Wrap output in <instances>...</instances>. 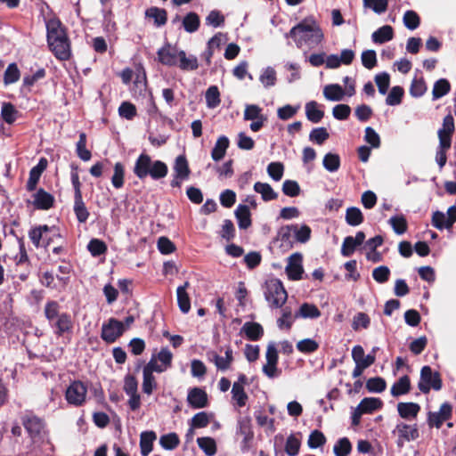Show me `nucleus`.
<instances>
[{
    "instance_id": "412c9836",
    "label": "nucleus",
    "mask_w": 456,
    "mask_h": 456,
    "mask_svg": "<svg viewBox=\"0 0 456 456\" xmlns=\"http://www.w3.org/2000/svg\"><path fill=\"white\" fill-rule=\"evenodd\" d=\"M454 131V120L452 115H447L444 117L443 121V127L438 130V137L439 142L441 140L448 141V142L452 143V135Z\"/></svg>"
},
{
    "instance_id": "c85d7f7f",
    "label": "nucleus",
    "mask_w": 456,
    "mask_h": 456,
    "mask_svg": "<svg viewBox=\"0 0 456 456\" xmlns=\"http://www.w3.org/2000/svg\"><path fill=\"white\" fill-rule=\"evenodd\" d=\"M305 115L313 123H319L324 116V112L319 109V104L311 101L305 104Z\"/></svg>"
},
{
    "instance_id": "72a5a7b5",
    "label": "nucleus",
    "mask_w": 456,
    "mask_h": 456,
    "mask_svg": "<svg viewBox=\"0 0 456 456\" xmlns=\"http://www.w3.org/2000/svg\"><path fill=\"white\" fill-rule=\"evenodd\" d=\"M451 142L448 141L441 140L436 152V162L439 166L440 170L445 166L447 161L446 152L451 148Z\"/></svg>"
},
{
    "instance_id": "4be33fe9",
    "label": "nucleus",
    "mask_w": 456,
    "mask_h": 456,
    "mask_svg": "<svg viewBox=\"0 0 456 456\" xmlns=\"http://www.w3.org/2000/svg\"><path fill=\"white\" fill-rule=\"evenodd\" d=\"M394 29L389 25H384L371 35L372 41L376 44H383L393 39Z\"/></svg>"
},
{
    "instance_id": "680f3d73",
    "label": "nucleus",
    "mask_w": 456,
    "mask_h": 456,
    "mask_svg": "<svg viewBox=\"0 0 456 456\" xmlns=\"http://www.w3.org/2000/svg\"><path fill=\"white\" fill-rule=\"evenodd\" d=\"M387 384L384 379L376 377L367 380L366 387L370 392L381 393L386 389Z\"/></svg>"
},
{
    "instance_id": "774afa93",
    "label": "nucleus",
    "mask_w": 456,
    "mask_h": 456,
    "mask_svg": "<svg viewBox=\"0 0 456 456\" xmlns=\"http://www.w3.org/2000/svg\"><path fill=\"white\" fill-rule=\"evenodd\" d=\"M361 60L362 65L368 69H373L377 64V55L374 50H366L362 53Z\"/></svg>"
},
{
    "instance_id": "f03ea898",
    "label": "nucleus",
    "mask_w": 456,
    "mask_h": 456,
    "mask_svg": "<svg viewBox=\"0 0 456 456\" xmlns=\"http://www.w3.org/2000/svg\"><path fill=\"white\" fill-rule=\"evenodd\" d=\"M168 172L166 163L160 160L153 161L151 158L142 153L136 159L134 173L139 179H144L150 175L154 180L164 178Z\"/></svg>"
},
{
    "instance_id": "6e6d98bb",
    "label": "nucleus",
    "mask_w": 456,
    "mask_h": 456,
    "mask_svg": "<svg viewBox=\"0 0 456 456\" xmlns=\"http://www.w3.org/2000/svg\"><path fill=\"white\" fill-rule=\"evenodd\" d=\"M388 223L392 226L394 232L397 234H403L407 230V221L403 216H392Z\"/></svg>"
},
{
    "instance_id": "f257e3e1",
    "label": "nucleus",
    "mask_w": 456,
    "mask_h": 456,
    "mask_svg": "<svg viewBox=\"0 0 456 456\" xmlns=\"http://www.w3.org/2000/svg\"><path fill=\"white\" fill-rule=\"evenodd\" d=\"M286 37H292L298 48L304 45L314 48L322 42L324 35L314 20H305L294 26Z\"/></svg>"
},
{
    "instance_id": "864d4df0",
    "label": "nucleus",
    "mask_w": 456,
    "mask_h": 456,
    "mask_svg": "<svg viewBox=\"0 0 456 456\" xmlns=\"http://www.w3.org/2000/svg\"><path fill=\"white\" fill-rule=\"evenodd\" d=\"M18 111L14 106L9 102H4L1 110V116L3 119L8 123L12 124L17 118Z\"/></svg>"
},
{
    "instance_id": "1a4fd4ad",
    "label": "nucleus",
    "mask_w": 456,
    "mask_h": 456,
    "mask_svg": "<svg viewBox=\"0 0 456 456\" xmlns=\"http://www.w3.org/2000/svg\"><path fill=\"white\" fill-rule=\"evenodd\" d=\"M125 330L126 328L122 322L110 318L107 323L102 325V338L108 343H113Z\"/></svg>"
},
{
    "instance_id": "a211bd4d",
    "label": "nucleus",
    "mask_w": 456,
    "mask_h": 456,
    "mask_svg": "<svg viewBox=\"0 0 456 456\" xmlns=\"http://www.w3.org/2000/svg\"><path fill=\"white\" fill-rule=\"evenodd\" d=\"M33 197V204L38 209H49L54 201L53 197L43 189H39Z\"/></svg>"
},
{
    "instance_id": "69168bd1",
    "label": "nucleus",
    "mask_w": 456,
    "mask_h": 456,
    "mask_svg": "<svg viewBox=\"0 0 456 456\" xmlns=\"http://www.w3.org/2000/svg\"><path fill=\"white\" fill-rule=\"evenodd\" d=\"M209 422V415L205 411H201L192 417L191 419V426H192V428H202L207 427Z\"/></svg>"
},
{
    "instance_id": "bb28decb",
    "label": "nucleus",
    "mask_w": 456,
    "mask_h": 456,
    "mask_svg": "<svg viewBox=\"0 0 456 456\" xmlns=\"http://www.w3.org/2000/svg\"><path fill=\"white\" fill-rule=\"evenodd\" d=\"M173 169L175 175L179 176V178L188 179L190 176L191 170L188 165V161L183 155H179L176 157Z\"/></svg>"
},
{
    "instance_id": "7ed1b4c3",
    "label": "nucleus",
    "mask_w": 456,
    "mask_h": 456,
    "mask_svg": "<svg viewBox=\"0 0 456 456\" xmlns=\"http://www.w3.org/2000/svg\"><path fill=\"white\" fill-rule=\"evenodd\" d=\"M264 294L266 301L274 307H281L288 297L282 282L276 278H271L265 281Z\"/></svg>"
},
{
    "instance_id": "f8f14e48",
    "label": "nucleus",
    "mask_w": 456,
    "mask_h": 456,
    "mask_svg": "<svg viewBox=\"0 0 456 456\" xmlns=\"http://www.w3.org/2000/svg\"><path fill=\"white\" fill-rule=\"evenodd\" d=\"M291 231L294 232L297 240L302 243L308 241L311 237V228L306 224H303L300 227L297 225H287L281 229L280 235L288 237Z\"/></svg>"
},
{
    "instance_id": "393cba45",
    "label": "nucleus",
    "mask_w": 456,
    "mask_h": 456,
    "mask_svg": "<svg viewBox=\"0 0 456 456\" xmlns=\"http://www.w3.org/2000/svg\"><path fill=\"white\" fill-rule=\"evenodd\" d=\"M53 232V228L47 225H39L28 232V237L36 248L42 246V240H45V233Z\"/></svg>"
},
{
    "instance_id": "9d476101",
    "label": "nucleus",
    "mask_w": 456,
    "mask_h": 456,
    "mask_svg": "<svg viewBox=\"0 0 456 456\" xmlns=\"http://www.w3.org/2000/svg\"><path fill=\"white\" fill-rule=\"evenodd\" d=\"M302 261L303 256L300 253H294L288 258V264L285 270L289 279L293 281L302 279V273L304 272Z\"/></svg>"
},
{
    "instance_id": "de8ad7c7",
    "label": "nucleus",
    "mask_w": 456,
    "mask_h": 456,
    "mask_svg": "<svg viewBox=\"0 0 456 456\" xmlns=\"http://www.w3.org/2000/svg\"><path fill=\"white\" fill-rule=\"evenodd\" d=\"M262 108L256 104H247L245 106V110L243 114V118L245 120H256L262 119L265 116L262 113Z\"/></svg>"
},
{
    "instance_id": "3c124183",
    "label": "nucleus",
    "mask_w": 456,
    "mask_h": 456,
    "mask_svg": "<svg viewBox=\"0 0 456 456\" xmlns=\"http://www.w3.org/2000/svg\"><path fill=\"white\" fill-rule=\"evenodd\" d=\"M351 443L346 437L340 438L333 448L336 456H347L351 452Z\"/></svg>"
},
{
    "instance_id": "bf43d9fd",
    "label": "nucleus",
    "mask_w": 456,
    "mask_h": 456,
    "mask_svg": "<svg viewBox=\"0 0 456 456\" xmlns=\"http://www.w3.org/2000/svg\"><path fill=\"white\" fill-rule=\"evenodd\" d=\"M238 432L243 436L244 442L251 440L253 433L250 428V419L248 418L241 419L238 421Z\"/></svg>"
},
{
    "instance_id": "6e6552de",
    "label": "nucleus",
    "mask_w": 456,
    "mask_h": 456,
    "mask_svg": "<svg viewBox=\"0 0 456 456\" xmlns=\"http://www.w3.org/2000/svg\"><path fill=\"white\" fill-rule=\"evenodd\" d=\"M266 363L263 366V372L269 379H274L281 375V370L277 368L278 353L273 343L267 346L265 353Z\"/></svg>"
},
{
    "instance_id": "f3484780",
    "label": "nucleus",
    "mask_w": 456,
    "mask_h": 456,
    "mask_svg": "<svg viewBox=\"0 0 456 456\" xmlns=\"http://www.w3.org/2000/svg\"><path fill=\"white\" fill-rule=\"evenodd\" d=\"M187 401L195 409L204 408L208 403V395L204 390L194 387L189 391Z\"/></svg>"
},
{
    "instance_id": "052dcab7",
    "label": "nucleus",
    "mask_w": 456,
    "mask_h": 456,
    "mask_svg": "<svg viewBox=\"0 0 456 456\" xmlns=\"http://www.w3.org/2000/svg\"><path fill=\"white\" fill-rule=\"evenodd\" d=\"M329 136L330 134L325 127H317L311 131L309 140L321 145L329 138Z\"/></svg>"
},
{
    "instance_id": "37998d69",
    "label": "nucleus",
    "mask_w": 456,
    "mask_h": 456,
    "mask_svg": "<svg viewBox=\"0 0 456 456\" xmlns=\"http://www.w3.org/2000/svg\"><path fill=\"white\" fill-rule=\"evenodd\" d=\"M322 165L329 172H336L340 167V158L338 154L327 153L323 158Z\"/></svg>"
},
{
    "instance_id": "cd10ccee",
    "label": "nucleus",
    "mask_w": 456,
    "mask_h": 456,
    "mask_svg": "<svg viewBox=\"0 0 456 456\" xmlns=\"http://www.w3.org/2000/svg\"><path fill=\"white\" fill-rule=\"evenodd\" d=\"M235 216L240 229H247L251 225L250 212L246 205H239L235 210Z\"/></svg>"
},
{
    "instance_id": "58836bf2",
    "label": "nucleus",
    "mask_w": 456,
    "mask_h": 456,
    "mask_svg": "<svg viewBox=\"0 0 456 456\" xmlns=\"http://www.w3.org/2000/svg\"><path fill=\"white\" fill-rule=\"evenodd\" d=\"M451 86L447 79L441 78L437 80L433 87L432 95L434 100H437L450 92Z\"/></svg>"
},
{
    "instance_id": "8fccbe9b",
    "label": "nucleus",
    "mask_w": 456,
    "mask_h": 456,
    "mask_svg": "<svg viewBox=\"0 0 456 456\" xmlns=\"http://www.w3.org/2000/svg\"><path fill=\"white\" fill-rule=\"evenodd\" d=\"M125 168L120 162L114 165V174L111 177V183L116 189H119L124 185Z\"/></svg>"
},
{
    "instance_id": "6ab92c4d",
    "label": "nucleus",
    "mask_w": 456,
    "mask_h": 456,
    "mask_svg": "<svg viewBox=\"0 0 456 456\" xmlns=\"http://www.w3.org/2000/svg\"><path fill=\"white\" fill-rule=\"evenodd\" d=\"M346 95L342 86L338 84H330L323 88V96L330 102H340Z\"/></svg>"
},
{
    "instance_id": "7c9ffc66",
    "label": "nucleus",
    "mask_w": 456,
    "mask_h": 456,
    "mask_svg": "<svg viewBox=\"0 0 456 456\" xmlns=\"http://www.w3.org/2000/svg\"><path fill=\"white\" fill-rule=\"evenodd\" d=\"M241 330L250 340H258L263 336V328L256 322H246Z\"/></svg>"
},
{
    "instance_id": "09e8293b",
    "label": "nucleus",
    "mask_w": 456,
    "mask_h": 456,
    "mask_svg": "<svg viewBox=\"0 0 456 456\" xmlns=\"http://www.w3.org/2000/svg\"><path fill=\"white\" fill-rule=\"evenodd\" d=\"M178 306L183 314L189 313L191 309V300L187 291L183 288H177L176 289Z\"/></svg>"
},
{
    "instance_id": "5fc2aeb1",
    "label": "nucleus",
    "mask_w": 456,
    "mask_h": 456,
    "mask_svg": "<svg viewBox=\"0 0 456 456\" xmlns=\"http://www.w3.org/2000/svg\"><path fill=\"white\" fill-rule=\"evenodd\" d=\"M20 73L15 63L8 65L4 75V82L5 85H10L17 82L20 78Z\"/></svg>"
},
{
    "instance_id": "49530a36",
    "label": "nucleus",
    "mask_w": 456,
    "mask_h": 456,
    "mask_svg": "<svg viewBox=\"0 0 456 456\" xmlns=\"http://www.w3.org/2000/svg\"><path fill=\"white\" fill-rule=\"evenodd\" d=\"M232 400L235 401L238 407H243L248 401V395L244 391V387L238 384H233L232 387Z\"/></svg>"
},
{
    "instance_id": "ddd939ff",
    "label": "nucleus",
    "mask_w": 456,
    "mask_h": 456,
    "mask_svg": "<svg viewBox=\"0 0 456 456\" xmlns=\"http://www.w3.org/2000/svg\"><path fill=\"white\" fill-rule=\"evenodd\" d=\"M47 42L67 38L66 31L58 19H51L46 22Z\"/></svg>"
},
{
    "instance_id": "423d86ee",
    "label": "nucleus",
    "mask_w": 456,
    "mask_h": 456,
    "mask_svg": "<svg viewBox=\"0 0 456 456\" xmlns=\"http://www.w3.org/2000/svg\"><path fill=\"white\" fill-rule=\"evenodd\" d=\"M87 387L81 381H73L66 388L65 399L69 404L79 407L86 403Z\"/></svg>"
},
{
    "instance_id": "a19ab883",
    "label": "nucleus",
    "mask_w": 456,
    "mask_h": 456,
    "mask_svg": "<svg viewBox=\"0 0 456 456\" xmlns=\"http://www.w3.org/2000/svg\"><path fill=\"white\" fill-rule=\"evenodd\" d=\"M320 315L321 312L314 305L305 303L300 306L299 312L295 315V318L302 317L315 319Z\"/></svg>"
},
{
    "instance_id": "13d9d810",
    "label": "nucleus",
    "mask_w": 456,
    "mask_h": 456,
    "mask_svg": "<svg viewBox=\"0 0 456 456\" xmlns=\"http://www.w3.org/2000/svg\"><path fill=\"white\" fill-rule=\"evenodd\" d=\"M426 91H427L426 83L422 77L414 78L412 80L411 87H410V94L412 97H415V98L420 97L425 94Z\"/></svg>"
},
{
    "instance_id": "a18cd8bd",
    "label": "nucleus",
    "mask_w": 456,
    "mask_h": 456,
    "mask_svg": "<svg viewBox=\"0 0 456 456\" xmlns=\"http://www.w3.org/2000/svg\"><path fill=\"white\" fill-rule=\"evenodd\" d=\"M205 97L209 109H214L220 104V93L216 86H212L207 90Z\"/></svg>"
},
{
    "instance_id": "5701e85b",
    "label": "nucleus",
    "mask_w": 456,
    "mask_h": 456,
    "mask_svg": "<svg viewBox=\"0 0 456 456\" xmlns=\"http://www.w3.org/2000/svg\"><path fill=\"white\" fill-rule=\"evenodd\" d=\"M157 436L153 431H145L140 436V447L142 456H147L152 451L153 442L156 440Z\"/></svg>"
},
{
    "instance_id": "c9c22d12",
    "label": "nucleus",
    "mask_w": 456,
    "mask_h": 456,
    "mask_svg": "<svg viewBox=\"0 0 456 456\" xmlns=\"http://www.w3.org/2000/svg\"><path fill=\"white\" fill-rule=\"evenodd\" d=\"M55 325L57 328L56 334L59 336H61L66 332H70L73 328L71 318L68 314H60Z\"/></svg>"
},
{
    "instance_id": "4468645a",
    "label": "nucleus",
    "mask_w": 456,
    "mask_h": 456,
    "mask_svg": "<svg viewBox=\"0 0 456 456\" xmlns=\"http://www.w3.org/2000/svg\"><path fill=\"white\" fill-rule=\"evenodd\" d=\"M47 42L67 38L66 31L58 19H51L46 22Z\"/></svg>"
},
{
    "instance_id": "603ef678",
    "label": "nucleus",
    "mask_w": 456,
    "mask_h": 456,
    "mask_svg": "<svg viewBox=\"0 0 456 456\" xmlns=\"http://www.w3.org/2000/svg\"><path fill=\"white\" fill-rule=\"evenodd\" d=\"M180 443L179 437L175 433L164 435L159 439L160 445L166 450H174Z\"/></svg>"
},
{
    "instance_id": "2eb2a0df",
    "label": "nucleus",
    "mask_w": 456,
    "mask_h": 456,
    "mask_svg": "<svg viewBox=\"0 0 456 456\" xmlns=\"http://www.w3.org/2000/svg\"><path fill=\"white\" fill-rule=\"evenodd\" d=\"M180 51L167 45L158 51L159 61L167 66H175L178 63Z\"/></svg>"
},
{
    "instance_id": "c03bdc74",
    "label": "nucleus",
    "mask_w": 456,
    "mask_h": 456,
    "mask_svg": "<svg viewBox=\"0 0 456 456\" xmlns=\"http://www.w3.org/2000/svg\"><path fill=\"white\" fill-rule=\"evenodd\" d=\"M404 91L401 86H393L387 94L386 103L389 106H396L402 102Z\"/></svg>"
},
{
    "instance_id": "4c0bfd02",
    "label": "nucleus",
    "mask_w": 456,
    "mask_h": 456,
    "mask_svg": "<svg viewBox=\"0 0 456 456\" xmlns=\"http://www.w3.org/2000/svg\"><path fill=\"white\" fill-rule=\"evenodd\" d=\"M74 212L79 223H85L87 220L89 212L83 201L82 196L75 197Z\"/></svg>"
},
{
    "instance_id": "20e7f679",
    "label": "nucleus",
    "mask_w": 456,
    "mask_h": 456,
    "mask_svg": "<svg viewBox=\"0 0 456 456\" xmlns=\"http://www.w3.org/2000/svg\"><path fill=\"white\" fill-rule=\"evenodd\" d=\"M22 425L33 443H37L45 439L46 431L45 423L40 418L33 414H27L22 418Z\"/></svg>"
},
{
    "instance_id": "e433bc0d",
    "label": "nucleus",
    "mask_w": 456,
    "mask_h": 456,
    "mask_svg": "<svg viewBox=\"0 0 456 456\" xmlns=\"http://www.w3.org/2000/svg\"><path fill=\"white\" fill-rule=\"evenodd\" d=\"M197 444L207 456H214L216 453V444L212 437H199Z\"/></svg>"
},
{
    "instance_id": "39448f33",
    "label": "nucleus",
    "mask_w": 456,
    "mask_h": 456,
    "mask_svg": "<svg viewBox=\"0 0 456 456\" xmlns=\"http://www.w3.org/2000/svg\"><path fill=\"white\" fill-rule=\"evenodd\" d=\"M382 407V401L379 398L365 397L352 412V424L358 426L363 414H370Z\"/></svg>"
},
{
    "instance_id": "0eeeda50",
    "label": "nucleus",
    "mask_w": 456,
    "mask_h": 456,
    "mask_svg": "<svg viewBox=\"0 0 456 456\" xmlns=\"http://www.w3.org/2000/svg\"><path fill=\"white\" fill-rule=\"evenodd\" d=\"M419 389L427 394L430 388L440 390L442 387V380L438 372H432L429 366H424L420 371V380L419 382Z\"/></svg>"
},
{
    "instance_id": "0e129e2a",
    "label": "nucleus",
    "mask_w": 456,
    "mask_h": 456,
    "mask_svg": "<svg viewBox=\"0 0 456 456\" xmlns=\"http://www.w3.org/2000/svg\"><path fill=\"white\" fill-rule=\"evenodd\" d=\"M300 441L295 436L290 435L286 441L285 452L289 456H296L299 452Z\"/></svg>"
},
{
    "instance_id": "338daca9",
    "label": "nucleus",
    "mask_w": 456,
    "mask_h": 456,
    "mask_svg": "<svg viewBox=\"0 0 456 456\" xmlns=\"http://www.w3.org/2000/svg\"><path fill=\"white\" fill-rule=\"evenodd\" d=\"M318 347L319 344L312 338L302 339L297 344V348L301 353H313L315 352Z\"/></svg>"
},
{
    "instance_id": "9b49d317",
    "label": "nucleus",
    "mask_w": 456,
    "mask_h": 456,
    "mask_svg": "<svg viewBox=\"0 0 456 456\" xmlns=\"http://www.w3.org/2000/svg\"><path fill=\"white\" fill-rule=\"evenodd\" d=\"M48 45L57 59L61 61H67L70 58V43L68 37L56 40L54 42H49Z\"/></svg>"
},
{
    "instance_id": "f704fd0d",
    "label": "nucleus",
    "mask_w": 456,
    "mask_h": 456,
    "mask_svg": "<svg viewBox=\"0 0 456 456\" xmlns=\"http://www.w3.org/2000/svg\"><path fill=\"white\" fill-rule=\"evenodd\" d=\"M200 24V17L195 12H189L183 19V27L188 33H193L198 30Z\"/></svg>"
},
{
    "instance_id": "b1692460",
    "label": "nucleus",
    "mask_w": 456,
    "mask_h": 456,
    "mask_svg": "<svg viewBox=\"0 0 456 456\" xmlns=\"http://www.w3.org/2000/svg\"><path fill=\"white\" fill-rule=\"evenodd\" d=\"M229 139L224 135H222L217 139L211 152V157L215 161H219L224 157L229 147Z\"/></svg>"
},
{
    "instance_id": "473e14b6",
    "label": "nucleus",
    "mask_w": 456,
    "mask_h": 456,
    "mask_svg": "<svg viewBox=\"0 0 456 456\" xmlns=\"http://www.w3.org/2000/svg\"><path fill=\"white\" fill-rule=\"evenodd\" d=\"M178 61L183 70H195L199 67L197 58L194 55L186 56L184 51H180Z\"/></svg>"
},
{
    "instance_id": "dca6fc26",
    "label": "nucleus",
    "mask_w": 456,
    "mask_h": 456,
    "mask_svg": "<svg viewBox=\"0 0 456 456\" xmlns=\"http://www.w3.org/2000/svg\"><path fill=\"white\" fill-rule=\"evenodd\" d=\"M395 430L399 434L397 444L401 447L403 445L404 441H411L419 437V431L416 426L400 423L396 426Z\"/></svg>"
},
{
    "instance_id": "c756f323",
    "label": "nucleus",
    "mask_w": 456,
    "mask_h": 456,
    "mask_svg": "<svg viewBox=\"0 0 456 456\" xmlns=\"http://www.w3.org/2000/svg\"><path fill=\"white\" fill-rule=\"evenodd\" d=\"M411 389L410 379L407 375L403 376L391 387V395L395 397L407 394Z\"/></svg>"
},
{
    "instance_id": "79ce46f5",
    "label": "nucleus",
    "mask_w": 456,
    "mask_h": 456,
    "mask_svg": "<svg viewBox=\"0 0 456 456\" xmlns=\"http://www.w3.org/2000/svg\"><path fill=\"white\" fill-rule=\"evenodd\" d=\"M259 80L265 88L273 86L277 80L276 71L272 67L264 69L260 74Z\"/></svg>"
},
{
    "instance_id": "a878e982",
    "label": "nucleus",
    "mask_w": 456,
    "mask_h": 456,
    "mask_svg": "<svg viewBox=\"0 0 456 456\" xmlns=\"http://www.w3.org/2000/svg\"><path fill=\"white\" fill-rule=\"evenodd\" d=\"M254 191L261 195L264 201H271L278 197V194L273 191L272 186L266 183H256L254 184Z\"/></svg>"
},
{
    "instance_id": "e2e57ef3",
    "label": "nucleus",
    "mask_w": 456,
    "mask_h": 456,
    "mask_svg": "<svg viewBox=\"0 0 456 456\" xmlns=\"http://www.w3.org/2000/svg\"><path fill=\"white\" fill-rule=\"evenodd\" d=\"M375 82L381 94H386L390 85V76L387 72L379 73L375 76Z\"/></svg>"
},
{
    "instance_id": "4d7b16f0",
    "label": "nucleus",
    "mask_w": 456,
    "mask_h": 456,
    "mask_svg": "<svg viewBox=\"0 0 456 456\" xmlns=\"http://www.w3.org/2000/svg\"><path fill=\"white\" fill-rule=\"evenodd\" d=\"M86 136L85 133H81L79 140L77 142V153L78 157L84 160L88 161L91 159V152L86 149Z\"/></svg>"
},
{
    "instance_id": "ea45409f",
    "label": "nucleus",
    "mask_w": 456,
    "mask_h": 456,
    "mask_svg": "<svg viewBox=\"0 0 456 456\" xmlns=\"http://www.w3.org/2000/svg\"><path fill=\"white\" fill-rule=\"evenodd\" d=\"M346 221L351 226H357L363 221V216L360 208L351 207L346 209Z\"/></svg>"
},
{
    "instance_id": "aec40b11",
    "label": "nucleus",
    "mask_w": 456,
    "mask_h": 456,
    "mask_svg": "<svg viewBox=\"0 0 456 456\" xmlns=\"http://www.w3.org/2000/svg\"><path fill=\"white\" fill-rule=\"evenodd\" d=\"M420 406L415 403H399L397 411L403 419H410L417 417Z\"/></svg>"
},
{
    "instance_id": "2f4dec72",
    "label": "nucleus",
    "mask_w": 456,
    "mask_h": 456,
    "mask_svg": "<svg viewBox=\"0 0 456 456\" xmlns=\"http://www.w3.org/2000/svg\"><path fill=\"white\" fill-rule=\"evenodd\" d=\"M145 16L153 19L154 24L158 27L163 26L167 22V12L158 7H151L146 10Z\"/></svg>"
}]
</instances>
